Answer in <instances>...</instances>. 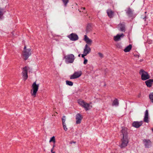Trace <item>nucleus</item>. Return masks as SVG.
I'll return each mask as SVG.
<instances>
[{
	"label": "nucleus",
	"instance_id": "obj_1",
	"mask_svg": "<svg viewBox=\"0 0 153 153\" xmlns=\"http://www.w3.org/2000/svg\"><path fill=\"white\" fill-rule=\"evenodd\" d=\"M39 86V84H36V81L34 82L32 84L30 93L31 96L33 97L34 98L36 97V94L38 91Z\"/></svg>",
	"mask_w": 153,
	"mask_h": 153
},
{
	"label": "nucleus",
	"instance_id": "obj_2",
	"mask_svg": "<svg viewBox=\"0 0 153 153\" xmlns=\"http://www.w3.org/2000/svg\"><path fill=\"white\" fill-rule=\"evenodd\" d=\"M31 52L30 48H26V47L25 46L22 55L24 57V59L25 60H27L29 56L31 55Z\"/></svg>",
	"mask_w": 153,
	"mask_h": 153
},
{
	"label": "nucleus",
	"instance_id": "obj_3",
	"mask_svg": "<svg viewBox=\"0 0 153 153\" xmlns=\"http://www.w3.org/2000/svg\"><path fill=\"white\" fill-rule=\"evenodd\" d=\"M139 73L141 76V79L143 80H146L150 78V76L148 73L143 69L140 70Z\"/></svg>",
	"mask_w": 153,
	"mask_h": 153
},
{
	"label": "nucleus",
	"instance_id": "obj_4",
	"mask_svg": "<svg viewBox=\"0 0 153 153\" xmlns=\"http://www.w3.org/2000/svg\"><path fill=\"white\" fill-rule=\"evenodd\" d=\"M65 62L68 63H73L75 59L74 55L73 54L68 55L65 57Z\"/></svg>",
	"mask_w": 153,
	"mask_h": 153
},
{
	"label": "nucleus",
	"instance_id": "obj_5",
	"mask_svg": "<svg viewBox=\"0 0 153 153\" xmlns=\"http://www.w3.org/2000/svg\"><path fill=\"white\" fill-rule=\"evenodd\" d=\"M82 74V72L81 71H76L72 75L70 76L71 79H74L80 77Z\"/></svg>",
	"mask_w": 153,
	"mask_h": 153
},
{
	"label": "nucleus",
	"instance_id": "obj_6",
	"mask_svg": "<svg viewBox=\"0 0 153 153\" xmlns=\"http://www.w3.org/2000/svg\"><path fill=\"white\" fill-rule=\"evenodd\" d=\"M128 143V140L127 137H123L122 143L120 145L121 148H123L126 147Z\"/></svg>",
	"mask_w": 153,
	"mask_h": 153
},
{
	"label": "nucleus",
	"instance_id": "obj_7",
	"mask_svg": "<svg viewBox=\"0 0 153 153\" xmlns=\"http://www.w3.org/2000/svg\"><path fill=\"white\" fill-rule=\"evenodd\" d=\"M143 124V121L134 122L132 124V126L136 128H138L141 126Z\"/></svg>",
	"mask_w": 153,
	"mask_h": 153
},
{
	"label": "nucleus",
	"instance_id": "obj_8",
	"mask_svg": "<svg viewBox=\"0 0 153 153\" xmlns=\"http://www.w3.org/2000/svg\"><path fill=\"white\" fill-rule=\"evenodd\" d=\"M123 33L121 34H117L114 37V39L115 42H117L121 40V38H123L124 36Z\"/></svg>",
	"mask_w": 153,
	"mask_h": 153
},
{
	"label": "nucleus",
	"instance_id": "obj_9",
	"mask_svg": "<svg viewBox=\"0 0 153 153\" xmlns=\"http://www.w3.org/2000/svg\"><path fill=\"white\" fill-rule=\"evenodd\" d=\"M68 37L72 41H76L78 39V36L76 34L72 33L68 36Z\"/></svg>",
	"mask_w": 153,
	"mask_h": 153
},
{
	"label": "nucleus",
	"instance_id": "obj_10",
	"mask_svg": "<svg viewBox=\"0 0 153 153\" xmlns=\"http://www.w3.org/2000/svg\"><path fill=\"white\" fill-rule=\"evenodd\" d=\"M65 117L63 116L62 118V126L63 128L65 131H66L68 130V128L67 127V124L65 123Z\"/></svg>",
	"mask_w": 153,
	"mask_h": 153
},
{
	"label": "nucleus",
	"instance_id": "obj_11",
	"mask_svg": "<svg viewBox=\"0 0 153 153\" xmlns=\"http://www.w3.org/2000/svg\"><path fill=\"white\" fill-rule=\"evenodd\" d=\"M76 123L77 124L80 123L82 119L81 115L79 114H77L76 116Z\"/></svg>",
	"mask_w": 153,
	"mask_h": 153
},
{
	"label": "nucleus",
	"instance_id": "obj_12",
	"mask_svg": "<svg viewBox=\"0 0 153 153\" xmlns=\"http://www.w3.org/2000/svg\"><path fill=\"white\" fill-rule=\"evenodd\" d=\"M127 129L126 128L122 127L121 132L123 135V137H127Z\"/></svg>",
	"mask_w": 153,
	"mask_h": 153
},
{
	"label": "nucleus",
	"instance_id": "obj_13",
	"mask_svg": "<svg viewBox=\"0 0 153 153\" xmlns=\"http://www.w3.org/2000/svg\"><path fill=\"white\" fill-rule=\"evenodd\" d=\"M91 51L90 48L87 44H86L84 49L83 53L88 54Z\"/></svg>",
	"mask_w": 153,
	"mask_h": 153
},
{
	"label": "nucleus",
	"instance_id": "obj_14",
	"mask_svg": "<svg viewBox=\"0 0 153 153\" xmlns=\"http://www.w3.org/2000/svg\"><path fill=\"white\" fill-rule=\"evenodd\" d=\"M145 83L148 87H150L152 86V84L153 83V79H149L146 80Z\"/></svg>",
	"mask_w": 153,
	"mask_h": 153
},
{
	"label": "nucleus",
	"instance_id": "obj_15",
	"mask_svg": "<svg viewBox=\"0 0 153 153\" xmlns=\"http://www.w3.org/2000/svg\"><path fill=\"white\" fill-rule=\"evenodd\" d=\"M84 40L88 44L91 45L92 43V40L90 39L86 35L84 36Z\"/></svg>",
	"mask_w": 153,
	"mask_h": 153
},
{
	"label": "nucleus",
	"instance_id": "obj_16",
	"mask_svg": "<svg viewBox=\"0 0 153 153\" xmlns=\"http://www.w3.org/2000/svg\"><path fill=\"white\" fill-rule=\"evenodd\" d=\"M144 121V122L147 123H148L149 121L148 119V111L147 110H146L145 112Z\"/></svg>",
	"mask_w": 153,
	"mask_h": 153
},
{
	"label": "nucleus",
	"instance_id": "obj_17",
	"mask_svg": "<svg viewBox=\"0 0 153 153\" xmlns=\"http://www.w3.org/2000/svg\"><path fill=\"white\" fill-rule=\"evenodd\" d=\"M118 28H119V30L122 32H125V28L124 25L120 23L118 25Z\"/></svg>",
	"mask_w": 153,
	"mask_h": 153
},
{
	"label": "nucleus",
	"instance_id": "obj_18",
	"mask_svg": "<svg viewBox=\"0 0 153 153\" xmlns=\"http://www.w3.org/2000/svg\"><path fill=\"white\" fill-rule=\"evenodd\" d=\"M132 47V45H129L128 46H126L124 49L123 51L125 52H129L131 49Z\"/></svg>",
	"mask_w": 153,
	"mask_h": 153
},
{
	"label": "nucleus",
	"instance_id": "obj_19",
	"mask_svg": "<svg viewBox=\"0 0 153 153\" xmlns=\"http://www.w3.org/2000/svg\"><path fill=\"white\" fill-rule=\"evenodd\" d=\"M145 146L146 147H149L151 145V142L150 140H143Z\"/></svg>",
	"mask_w": 153,
	"mask_h": 153
},
{
	"label": "nucleus",
	"instance_id": "obj_20",
	"mask_svg": "<svg viewBox=\"0 0 153 153\" xmlns=\"http://www.w3.org/2000/svg\"><path fill=\"white\" fill-rule=\"evenodd\" d=\"M126 13L129 17H131L133 14V11L130 8H129L126 11Z\"/></svg>",
	"mask_w": 153,
	"mask_h": 153
},
{
	"label": "nucleus",
	"instance_id": "obj_21",
	"mask_svg": "<svg viewBox=\"0 0 153 153\" xmlns=\"http://www.w3.org/2000/svg\"><path fill=\"white\" fill-rule=\"evenodd\" d=\"M107 13L108 16L110 18L112 17L114 15V12L110 9H108L107 10Z\"/></svg>",
	"mask_w": 153,
	"mask_h": 153
},
{
	"label": "nucleus",
	"instance_id": "obj_22",
	"mask_svg": "<svg viewBox=\"0 0 153 153\" xmlns=\"http://www.w3.org/2000/svg\"><path fill=\"white\" fill-rule=\"evenodd\" d=\"M82 107L84 108L86 111L90 109V107L89 104L86 102L85 103Z\"/></svg>",
	"mask_w": 153,
	"mask_h": 153
},
{
	"label": "nucleus",
	"instance_id": "obj_23",
	"mask_svg": "<svg viewBox=\"0 0 153 153\" xmlns=\"http://www.w3.org/2000/svg\"><path fill=\"white\" fill-rule=\"evenodd\" d=\"M85 102L84 100H78V103L82 107L84 105Z\"/></svg>",
	"mask_w": 153,
	"mask_h": 153
},
{
	"label": "nucleus",
	"instance_id": "obj_24",
	"mask_svg": "<svg viewBox=\"0 0 153 153\" xmlns=\"http://www.w3.org/2000/svg\"><path fill=\"white\" fill-rule=\"evenodd\" d=\"M119 105V102L117 99L114 100L112 103V105L113 106H118Z\"/></svg>",
	"mask_w": 153,
	"mask_h": 153
},
{
	"label": "nucleus",
	"instance_id": "obj_25",
	"mask_svg": "<svg viewBox=\"0 0 153 153\" xmlns=\"http://www.w3.org/2000/svg\"><path fill=\"white\" fill-rule=\"evenodd\" d=\"M29 67L25 66L22 68V73H25L27 74V71L29 69Z\"/></svg>",
	"mask_w": 153,
	"mask_h": 153
},
{
	"label": "nucleus",
	"instance_id": "obj_26",
	"mask_svg": "<svg viewBox=\"0 0 153 153\" xmlns=\"http://www.w3.org/2000/svg\"><path fill=\"white\" fill-rule=\"evenodd\" d=\"M23 79L25 81L28 78V75L27 73H22Z\"/></svg>",
	"mask_w": 153,
	"mask_h": 153
},
{
	"label": "nucleus",
	"instance_id": "obj_27",
	"mask_svg": "<svg viewBox=\"0 0 153 153\" xmlns=\"http://www.w3.org/2000/svg\"><path fill=\"white\" fill-rule=\"evenodd\" d=\"M3 11V9L0 7V19L1 18V17L3 16L4 14Z\"/></svg>",
	"mask_w": 153,
	"mask_h": 153
},
{
	"label": "nucleus",
	"instance_id": "obj_28",
	"mask_svg": "<svg viewBox=\"0 0 153 153\" xmlns=\"http://www.w3.org/2000/svg\"><path fill=\"white\" fill-rule=\"evenodd\" d=\"M53 142L54 144H55V137L53 136L51 138L49 142Z\"/></svg>",
	"mask_w": 153,
	"mask_h": 153
},
{
	"label": "nucleus",
	"instance_id": "obj_29",
	"mask_svg": "<svg viewBox=\"0 0 153 153\" xmlns=\"http://www.w3.org/2000/svg\"><path fill=\"white\" fill-rule=\"evenodd\" d=\"M66 84L69 86H72L73 85V82H72L68 80L66 81Z\"/></svg>",
	"mask_w": 153,
	"mask_h": 153
},
{
	"label": "nucleus",
	"instance_id": "obj_30",
	"mask_svg": "<svg viewBox=\"0 0 153 153\" xmlns=\"http://www.w3.org/2000/svg\"><path fill=\"white\" fill-rule=\"evenodd\" d=\"M149 97L151 101L153 103V93H152L150 94Z\"/></svg>",
	"mask_w": 153,
	"mask_h": 153
},
{
	"label": "nucleus",
	"instance_id": "obj_31",
	"mask_svg": "<svg viewBox=\"0 0 153 153\" xmlns=\"http://www.w3.org/2000/svg\"><path fill=\"white\" fill-rule=\"evenodd\" d=\"M127 105H126L125 106H124L122 108V111L125 114L126 113V111L127 110Z\"/></svg>",
	"mask_w": 153,
	"mask_h": 153
},
{
	"label": "nucleus",
	"instance_id": "obj_32",
	"mask_svg": "<svg viewBox=\"0 0 153 153\" xmlns=\"http://www.w3.org/2000/svg\"><path fill=\"white\" fill-rule=\"evenodd\" d=\"M69 0H62V1L63 3H64L65 5V6H66Z\"/></svg>",
	"mask_w": 153,
	"mask_h": 153
},
{
	"label": "nucleus",
	"instance_id": "obj_33",
	"mask_svg": "<svg viewBox=\"0 0 153 153\" xmlns=\"http://www.w3.org/2000/svg\"><path fill=\"white\" fill-rule=\"evenodd\" d=\"M98 54L99 55V56L101 58H102L103 57V54L102 53H98Z\"/></svg>",
	"mask_w": 153,
	"mask_h": 153
},
{
	"label": "nucleus",
	"instance_id": "obj_34",
	"mask_svg": "<svg viewBox=\"0 0 153 153\" xmlns=\"http://www.w3.org/2000/svg\"><path fill=\"white\" fill-rule=\"evenodd\" d=\"M87 54L85 53H83L82 55V58H83L84 59H85V56H86Z\"/></svg>",
	"mask_w": 153,
	"mask_h": 153
},
{
	"label": "nucleus",
	"instance_id": "obj_35",
	"mask_svg": "<svg viewBox=\"0 0 153 153\" xmlns=\"http://www.w3.org/2000/svg\"><path fill=\"white\" fill-rule=\"evenodd\" d=\"M88 62V60L85 58L84 59V60L83 62V63L84 64H86Z\"/></svg>",
	"mask_w": 153,
	"mask_h": 153
},
{
	"label": "nucleus",
	"instance_id": "obj_36",
	"mask_svg": "<svg viewBox=\"0 0 153 153\" xmlns=\"http://www.w3.org/2000/svg\"><path fill=\"white\" fill-rule=\"evenodd\" d=\"M134 56L136 58H139V55H137V54H136V55H134Z\"/></svg>",
	"mask_w": 153,
	"mask_h": 153
},
{
	"label": "nucleus",
	"instance_id": "obj_37",
	"mask_svg": "<svg viewBox=\"0 0 153 153\" xmlns=\"http://www.w3.org/2000/svg\"><path fill=\"white\" fill-rule=\"evenodd\" d=\"M85 10V7L82 8H81V10L80 11V12H81V11H82V10Z\"/></svg>",
	"mask_w": 153,
	"mask_h": 153
},
{
	"label": "nucleus",
	"instance_id": "obj_38",
	"mask_svg": "<svg viewBox=\"0 0 153 153\" xmlns=\"http://www.w3.org/2000/svg\"><path fill=\"white\" fill-rule=\"evenodd\" d=\"M53 148H52L51 149V153H55V152L54 151H53Z\"/></svg>",
	"mask_w": 153,
	"mask_h": 153
},
{
	"label": "nucleus",
	"instance_id": "obj_39",
	"mask_svg": "<svg viewBox=\"0 0 153 153\" xmlns=\"http://www.w3.org/2000/svg\"><path fill=\"white\" fill-rule=\"evenodd\" d=\"M87 11H85L84 12V13H87Z\"/></svg>",
	"mask_w": 153,
	"mask_h": 153
},
{
	"label": "nucleus",
	"instance_id": "obj_40",
	"mask_svg": "<svg viewBox=\"0 0 153 153\" xmlns=\"http://www.w3.org/2000/svg\"><path fill=\"white\" fill-rule=\"evenodd\" d=\"M55 146V144H54L53 146V148H54V147Z\"/></svg>",
	"mask_w": 153,
	"mask_h": 153
},
{
	"label": "nucleus",
	"instance_id": "obj_41",
	"mask_svg": "<svg viewBox=\"0 0 153 153\" xmlns=\"http://www.w3.org/2000/svg\"><path fill=\"white\" fill-rule=\"evenodd\" d=\"M76 143V142H71V143Z\"/></svg>",
	"mask_w": 153,
	"mask_h": 153
},
{
	"label": "nucleus",
	"instance_id": "obj_42",
	"mask_svg": "<svg viewBox=\"0 0 153 153\" xmlns=\"http://www.w3.org/2000/svg\"><path fill=\"white\" fill-rule=\"evenodd\" d=\"M12 34H13V35H14V33H13V32H12Z\"/></svg>",
	"mask_w": 153,
	"mask_h": 153
},
{
	"label": "nucleus",
	"instance_id": "obj_43",
	"mask_svg": "<svg viewBox=\"0 0 153 153\" xmlns=\"http://www.w3.org/2000/svg\"><path fill=\"white\" fill-rule=\"evenodd\" d=\"M80 54H79V56H80Z\"/></svg>",
	"mask_w": 153,
	"mask_h": 153
},
{
	"label": "nucleus",
	"instance_id": "obj_44",
	"mask_svg": "<svg viewBox=\"0 0 153 153\" xmlns=\"http://www.w3.org/2000/svg\"><path fill=\"white\" fill-rule=\"evenodd\" d=\"M143 60H141L140 61H142Z\"/></svg>",
	"mask_w": 153,
	"mask_h": 153
}]
</instances>
